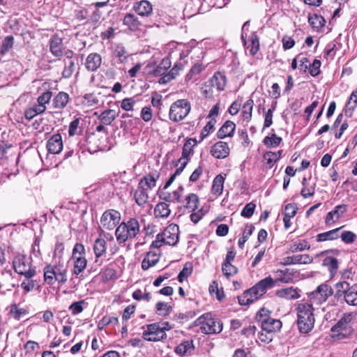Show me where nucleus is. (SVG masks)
<instances>
[{"label":"nucleus","instance_id":"7","mask_svg":"<svg viewBox=\"0 0 357 357\" xmlns=\"http://www.w3.org/2000/svg\"><path fill=\"white\" fill-rule=\"evenodd\" d=\"M197 141L195 139H188L183 145L182 151V156L178 159V162L181 164V166L178 167L175 172L170 176L169 180L166 182L164 189H167L174 182L176 177L181 174L183 171L184 168L188 162V156L192 152L193 147L196 145Z\"/></svg>","mask_w":357,"mask_h":357},{"label":"nucleus","instance_id":"52","mask_svg":"<svg viewBox=\"0 0 357 357\" xmlns=\"http://www.w3.org/2000/svg\"><path fill=\"white\" fill-rule=\"evenodd\" d=\"M14 38L12 36H6L3 42L1 49V54H6L13 46Z\"/></svg>","mask_w":357,"mask_h":357},{"label":"nucleus","instance_id":"43","mask_svg":"<svg viewBox=\"0 0 357 357\" xmlns=\"http://www.w3.org/2000/svg\"><path fill=\"white\" fill-rule=\"evenodd\" d=\"M75 259L73 273L75 275H79L86 268L87 261L83 256H78V257H73Z\"/></svg>","mask_w":357,"mask_h":357},{"label":"nucleus","instance_id":"56","mask_svg":"<svg viewBox=\"0 0 357 357\" xmlns=\"http://www.w3.org/2000/svg\"><path fill=\"white\" fill-rule=\"evenodd\" d=\"M255 208L256 205L253 202H250L245 206L241 214L242 216L249 218L253 215Z\"/></svg>","mask_w":357,"mask_h":357},{"label":"nucleus","instance_id":"42","mask_svg":"<svg viewBox=\"0 0 357 357\" xmlns=\"http://www.w3.org/2000/svg\"><path fill=\"white\" fill-rule=\"evenodd\" d=\"M351 287L350 286L349 283L345 280L337 282L335 284V288L336 289L335 296L337 298H340L342 296H344V297Z\"/></svg>","mask_w":357,"mask_h":357},{"label":"nucleus","instance_id":"50","mask_svg":"<svg viewBox=\"0 0 357 357\" xmlns=\"http://www.w3.org/2000/svg\"><path fill=\"white\" fill-rule=\"evenodd\" d=\"M310 245L306 240H303L299 243H294L289 248V251L291 252H301L305 250H309Z\"/></svg>","mask_w":357,"mask_h":357},{"label":"nucleus","instance_id":"16","mask_svg":"<svg viewBox=\"0 0 357 357\" xmlns=\"http://www.w3.org/2000/svg\"><path fill=\"white\" fill-rule=\"evenodd\" d=\"M211 155L218 159H223L229 154L228 144L225 142H216L211 149Z\"/></svg>","mask_w":357,"mask_h":357},{"label":"nucleus","instance_id":"3","mask_svg":"<svg viewBox=\"0 0 357 357\" xmlns=\"http://www.w3.org/2000/svg\"><path fill=\"white\" fill-rule=\"evenodd\" d=\"M140 232L139 222L137 218H131L126 222L119 225L115 231L116 241L119 244L125 243L127 241L133 239Z\"/></svg>","mask_w":357,"mask_h":357},{"label":"nucleus","instance_id":"28","mask_svg":"<svg viewBox=\"0 0 357 357\" xmlns=\"http://www.w3.org/2000/svg\"><path fill=\"white\" fill-rule=\"evenodd\" d=\"M194 350L192 341L187 340L181 342L175 348V352L181 356L190 355Z\"/></svg>","mask_w":357,"mask_h":357},{"label":"nucleus","instance_id":"22","mask_svg":"<svg viewBox=\"0 0 357 357\" xmlns=\"http://www.w3.org/2000/svg\"><path fill=\"white\" fill-rule=\"evenodd\" d=\"M130 53L122 45H117L113 50L112 58L117 63H126L130 57Z\"/></svg>","mask_w":357,"mask_h":357},{"label":"nucleus","instance_id":"27","mask_svg":"<svg viewBox=\"0 0 357 357\" xmlns=\"http://www.w3.org/2000/svg\"><path fill=\"white\" fill-rule=\"evenodd\" d=\"M159 256L155 252H149L142 262V268L148 270L150 267L155 266L159 261Z\"/></svg>","mask_w":357,"mask_h":357},{"label":"nucleus","instance_id":"57","mask_svg":"<svg viewBox=\"0 0 357 357\" xmlns=\"http://www.w3.org/2000/svg\"><path fill=\"white\" fill-rule=\"evenodd\" d=\"M10 313L13 314L15 319L19 320L22 316L27 314V311L24 308H18L16 305H13L10 307Z\"/></svg>","mask_w":357,"mask_h":357},{"label":"nucleus","instance_id":"12","mask_svg":"<svg viewBox=\"0 0 357 357\" xmlns=\"http://www.w3.org/2000/svg\"><path fill=\"white\" fill-rule=\"evenodd\" d=\"M179 228L175 224H171L162 232L158 234V238L163 240V243L174 245L178 241Z\"/></svg>","mask_w":357,"mask_h":357},{"label":"nucleus","instance_id":"62","mask_svg":"<svg viewBox=\"0 0 357 357\" xmlns=\"http://www.w3.org/2000/svg\"><path fill=\"white\" fill-rule=\"evenodd\" d=\"M135 102L133 98H126L122 100L121 107L126 111H131Z\"/></svg>","mask_w":357,"mask_h":357},{"label":"nucleus","instance_id":"1","mask_svg":"<svg viewBox=\"0 0 357 357\" xmlns=\"http://www.w3.org/2000/svg\"><path fill=\"white\" fill-rule=\"evenodd\" d=\"M275 281L271 276L258 282L254 287L245 291L241 296L238 297V303L241 305H246L252 303L263 296L267 291L274 287Z\"/></svg>","mask_w":357,"mask_h":357},{"label":"nucleus","instance_id":"29","mask_svg":"<svg viewBox=\"0 0 357 357\" xmlns=\"http://www.w3.org/2000/svg\"><path fill=\"white\" fill-rule=\"evenodd\" d=\"M69 101V95L63 91L59 92L53 99V107L56 109L64 108Z\"/></svg>","mask_w":357,"mask_h":357},{"label":"nucleus","instance_id":"9","mask_svg":"<svg viewBox=\"0 0 357 357\" xmlns=\"http://www.w3.org/2000/svg\"><path fill=\"white\" fill-rule=\"evenodd\" d=\"M13 264L15 271L18 274L24 275L26 279H31L36 273L35 268L31 266V259L26 255H16Z\"/></svg>","mask_w":357,"mask_h":357},{"label":"nucleus","instance_id":"55","mask_svg":"<svg viewBox=\"0 0 357 357\" xmlns=\"http://www.w3.org/2000/svg\"><path fill=\"white\" fill-rule=\"evenodd\" d=\"M84 303V301H79L77 302L73 303L68 307V310L71 312L73 315H77L81 313L84 308L83 304Z\"/></svg>","mask_w":357,"mask_h":357},{"label":"nucleus","instance_id":"31","mask_svg":"<svg viewBox=\"0 0 357 357\" xmlns=\"http://www.w3.org/2000/svg\"><path fill=\"white\" fill-rule=\"evenodd\" d=\"M170 213L169 206L166 202H159L154 208V215L156 218H167Z\"/></svg>","mask_w":357,"mask_h":357},{"label":"nucleus","instance_id":"39","mask_svg":"<svg viewBox=\"0 0 357 357\" xmlns=\"http://www.w3.org/2000/svg\"><path fill=\"white\" fill-rule=\"evenodd\" d=\"M185 207L186 208L190 209L192 211H195L198 208V204L199 202V199L198 196L195 193H190L185 198Z\"/></svg>","mask_w":357,"mask_h":357},{"label":"nucleus","instance_id":"46","mask_svg":"<svg viewBox=\"0 0 357 357\" xmlns=\"http://www.w3.org/2000/svg\"><path fill=\"white\" fill-rule=\"evenodd\" d=\"M275 275L277 276V278L275 281H280L284 283H288L291 280V274L289 273V270L288 268H286L284 270H280L278 269L275 271Z\"/></svg>","mask_w":357,"mask_h":357},{"label":"nucleus","instance_id":"5","mask_svg":"<svg viewBox=\"0 0 357 357\" xmlns=\"http://www.w3.org/2000/svg\"><path fill=\"white\" fill-rule=\"evenodd\" d=\"M271 312L263 307L256 314L255 319L261 324L263 331L268 334L280 331L282 328V322L280 319L272 318Z\"/></svg>","mask_w":357,"mask_h":357},{"label":"nucleus","instance_id":"13","mask_svg":"<svg viewBox=\"0 0 357 357\" xmlns=\"http://www.w3.org/2000/svg\"><path fill=\"white\" fill-rule=\"evenodd\" d=\"M147 329L142 333V337L150 342H158L167 337L166 333L162 331L159 323L147 325Z\"/></svg>","mask_w":357,"mask_h":357},{"label":"nucleus","instance_id":"49","mask_svg":"<svg viewBox=\"0 0 357 357\" xmlns=\"http://www.w3.org/2000/svg\"><path fill=\"white\" fill-rule=\"evenodd\" d=\"M308 22L313 28L317 29L324 26L326 23L324 18L322 16L318 15L309 16Z\"/></svg>","mask_w":357,"mask_h":357},{"label":"nucleus","instance_id":"17","mask_svg":"<svg viewBox=\"0 0 357 357\" xmlns=\"http://www.w3.org/2000/svg\"><path fill=\"white\" fill-rule=\"evenodd\" d=\"M356 314L353 312L345 313L342 317L334 325L331 331L333 333H340L342 331L347 330L349 328V324L355 318Z\"/></svg>","mask_w":357,"mask_h":357},{"label":"nucleus","instance_id":"35","mask_svg":"<svg viewBox=\"0 0 357 357\" xmlns=\"http://www.w3.org/2000/svg\"><path fill=\"white\" fill-rule=\"evenodd\" d=\"M123 24L127 26L130 30H136L140 26V22L134 14L128 13L124 16Z\"/></svg>","mask_w":357,"mask_h":357},{"label":"nucleus","instance_id":"54","mask_svg":"<svg viewBox=\"0 0 357 357\" xmlns=\"http://www.w3.org/2000/svg\"><path fill=\"white\" fill-rule=\"evenodd\" d=\"M204 69L203 66L200 63L195 64L189 71V73L185 76L186 81H190L194 79L195 76L199 75L202 70Z\"/></svg>","mask_w":357,"mask_h":357},{"label":"nucleus","instance_id":"64","mask_svg":"<svg viewBox=\"0 0 357 357\" xmlns=\"http://www.w3.org/2000/svg\"><path fill=\"white\" fill-rule=\"evenodd\" d=\"M52 96V93L51 91H46L43 93L40 96L37 98L38 103L40 105H45L49 103Z\"/></svg>","mask_w":357,"mask_h":357},{"label":"nucleus","instance_id":"23","mask_svg":"<svg viewBox=\"0 0 357 357\" xmlns=\"http://www.w3.org/2000/svg\"><path fill=\"white\" fill-rule=\"evenodd\" d=\"M50 51L55 56H61L63 55V40L57 35H54L50 40Z\"/></svg>","mask_w":357,"mask_h":357},{"label":"nucleus","instance_id":"30","mask_svg":"<svg viewBox=\"0 0 357 357\" xmlns=\"http://www.w3.org/2000/svg\"><path fill=\"white\" fill-rule=\"evenodd\" d=\"M342 227L336 228L324 233H321L317 235V241L322 242L326 241H333L339 238V231Z\"/></svg>","mask_w":357,"mask_h":357},{"label":"nucleus","instance_id":"25","mask_svg":"<svg viewBox=\"0 0 357 357\" xmlns=\"http://www.w3.org/2000/svg\"><path fill=\"white\" fill-rule=\"evenodd\" d=\"M182 68L183 66L181 63H175L167 75L160 78L158 83L160 84H165L171 82L172 79L176 78Z\"/></svg>","mask_w":357,"mask_h":357},{"label":"nucleus","instance_id":"19","mask_svg":"<svg viewBox=\"0 0 357 357\" xmlns=\"http://www.w3.org/2000/svg\"><path fill=\"white\" fill-rule=\"evenodd\" d=\"M48 152L52 154L59 153L63 149V142L61 135H54L47 143Z\"/></svg>","mask_w":357,"mask_h":357},{"label":"nucleus","instance_id":"61","mask_svg":"<svg viewBox=\"0 0 357 357\" xmlns=\"http://www.w3.org/2000/svg\"><path fill=\"white\" fill-rule=\"evenodd\" d=\"M341 238L345 243H352L356 241V235L352 231H344L341 234Z\"/></svg>","mask_w":357,"mask_h":357},{"label":"nucleus","instance_id":"47","mask_svg":"<svg viewBox=\"0 0 357 357\" xmlns=\"http://www.w3.org/2000/svg\"><path fill=\"white\" fill-rule=\"evenodd\" d=\"M254 105V101L248 99L243 106L242 116L244 120L249 121L252 118V112Z\"/></svg>","mask_w":357,"mask_h":357},{"label":"nucleus","instance_id":"60","mask_svg":"<svg viewBox=\"0 0 357 357\" xmlns=\"http://www.w3.org/2000/svg\"><path fill=\"white\" fill-rule=\"evenodd\" d=\"M215 123V120L214 119H211L206 125L203 128L201 132V138L203 139L205 138L211 132H213L214 130V126Z\"/></svg>","mask_w":357,"mask_h":357},{"label":"nucleus","instance_id":"14","mask_svg":"<svg viewBox=\"0 0 357 357\" xmlns=\"http://www.w3.org/2000/svg\"><path fill=\"white\" fill-rule=\"evenodd\" d=\"M312 257L308 254H304L285 257L282 259L281 264L284 266L291 264H310L312 263Z\"/></svg>","mask_w":357,"mask_h":357},{"label":"nucleus","instance_id":"2","mask_svg":"<svg viewBox=\"0 0 357 357\" xmlns=\"http://www.w3.org/2000/svg\"><path fill=\"white\" fill-rule=\"evenodd\" d=\"M297 324L299 331L302 333H307L311 331L314 324V308L311 303H301L298 305Z\"/></svg>","mask_w":357,"mask_h":357},{"label":"nucleus","instance_id":"44","mask_svg":"<svg viewBox=\"0 0 357 357\" xmlns=\"http://www.w3.org/2000/svg\"><path fill=\"white\" fill-rule=\"evenodd\" d=\"M346 303L350 305H357V285H353L344 296Z\"/></svg>","mask_w":357,"mask_h":357},{"label":"nucleus","instance_id":"41","mask_svg":"<svg viewBox=\"0 0 357 357\" xmlns=\"http://www.w3.org/2000/svg\"><path fill=\"white\" fill-rule=\"evenodd\" d=\"M156 185V178L151 174L144 176L139 183V186L144 187V190H151Z\"/></svg>","mask_w":357,"mask_h":357},{"label":"nucleus","instance_id":"10","mask_svg":"<svg viewBox=\"0 0 357 357\" xmlns=\"http://www.w3.org/2000/svg\"><path fill=\"white\" fill-rule=\"evenodd\" d=\"M333 289L326 283L319 285L310 295V300L317 304H321L333 294Z\"/></svg>","mask_w":357,"mask_h":357},{"label":"nucleus","instance_id":"40","mask_svg":"<svg viewBox=\"0 0 357 357\" xmlns=\"http://www.w3.org/2000/svg\"><path fill=\"white\" fill-rule=\"evenodd\" d=\"M56 267L47 266L44 268V280L48 284H54L55 282Z\"/></svg>","mask_w":357,"mask_h":357},{"label":"nucleus","instance_id":"36","mask_svg":"<svg viewBox=\"0 0 357 357\" xmlns=\"http://www.w3.org/2000/svg\"><path fill=\"white\" fill-rule=\"evenodd\" d=\"M115 119L116 112L114 109H110L103 111L98 116V119L100 122L105 126L110 125Z\"/></svg>","mask_w":357,"mask_h":357},{"label":"nucleus","instance_id":"53","mask_svg":"<svg viewBox=\"0 0 357 357\" xmlns=\"http://www.w3.org/2000/svg\"><path fill=\"white\" fill-rule=\"evenodd\" d=\"M222 271L227 278H229L237 273L238 268L231 263H223Z\"/></svg>","mask_w":357,"mask_h":357},{"label":"nucleus","instance_id":"59","mask_svg":"<svg viewBox=\"0 0 357 357\" xmlns=\"http://www.w3.org/2000/svg\"><path fill=\"white\" fill-rule=\"evenodd\" d=\"M171 306L169 305L167 303H163V302H158L156 304V310L159 312V314L160 315H167L171 312Z\"/></svg>","mask_w":357,"mask_h":357},{"label":"nucleus","instance_id":"34","mask_svg":"<svg viewBox=\"0 0 357 357\" xmlns=\"http://www.w3.org/2000/svg\"><path fill=\"white\" fill-rule=\"evenodd\" d=\"M282 150L277 152L268 151L264 154V159L266 161V165L271 168L274 164L281 158Z\"/></svg>","mask_w":357,"mask_h":357},{"label":"nucleus","instance_id":"33","mask_svg":"<svg viewBox=\"0 0 357 357\" xmlns=\"http://www.w3.org/2000/svg\"><path fill=\"white\" fill-rule=\"evenodd\" d=\"M134 197L136 203L139 206H141L144 205L149 199L147 190H144V187L138 185V188L135 192Z\"/></svg>","mask_w":357,"mask_h":357},{"label":"nucleus","instance_id":"26","mask_svg":"<svg viewBox=\"0 0 357 357\" xmlns=\"http://www.w3.org/2000/svg\"><path fill=\"white\" fill-rule=\"evenodd\" d=\"M236 125L231 121H227L218 132V137L223 139L233 135Z\"/></svg>","mask_w":357,"mask_h":357},{"label":"nucleus","instance_id":"6","mask_svg":"<svg viewBox=\"0 0 357 357\" xmlns=\"http://www.w3.org/2000/svg\"><path fill=\"white\" fill-rule=\"evenodd\" d=\"M196 326H201L200 330L205 334L220 333L222 331V323L213 317L211 313L199 317L195 322Z\"/></svg>","mask_w":357,"mask_h":357},{"label":"nucleus","instance_id":"63","mask_svg":"<svg viewBox=\"0 0 357 357\" xmlns=\"http://www.w3.org/2000/svg\"><path fill=\"white\" fill-rule=\"evenodd\" d=\"M66 272L67 271L66 268L60 269L56 267L55 282L57 281L59 283L66 282L67 280Z\"/></svg>","mask_w":357,"mask_h":357},{"label":"nucleus","instance_id":"15","mask_svg":"<svg viewBox=\"0 0 357 357\" xmlns=\"http://www.w3.org/2000/svg\"><path fill=\"white\" fill-rule=\"evenodd\" d=\"M133 10L142 17H150L153 14V6L147 0L137 1L133 5Z\"/></svg>","mask_w":357,"mask_h":357},{"label":"nucleus","instance_id":"37","mask_svg":"<svg viewBox=\"0 0 357 357\" xmlns=\"http://www.w3.org/2000/svg\"><path fill=\"white\" fill-rule=\"evenodd\" d=\"M276 294L278 296L285 299H296L299 297L296 289L293 287L278 290Z\"/></svg>","mask_w":357,"mask_h":357},{"label":"nucleus","instance_id":"24","mask_svg":"<svg viewBox=\"0 0 357 357\" xmlns=\"http://www.w3.org/2000/svg\"><path fill=\"white\" fill-rule=\"evenodd\" d=\"M172 63L168 57L164 58L159 65L152 71V75L155 77H164L167 74V70L170 68Z\"/></svg>","mask_w":357,"mask_h":357},{"label":"nucleus","instance_id":"11","mask_svg":"<svg viewBox=\"0 0 357 357\" xmlns=\"http://www.w3.org/2000/svg\"><path fill=\"white\" fill-rule=\"evenodd\" d=\"M121 220V213L114 209L105 211L100 218V224L103 228L112 230Z\"/></svg>","mask_w":357,"mask_h":357},{"label":"nucleus","instance_id":"8","mask_svg":"<svg viewBox=\"0 0 357 357\" xmlns=\"http://www.w3.org/2000/svg\"><path fill=\"white\" fill-rule=\"evenodd\" d=\"M190 109V103L187 99H179L173 102L170 107L169 119L174 122H178L188 116Z\"/></svg>","mask_w":357,"mask_h":357},{"label":"nucleus","instance_id":"18","mask_svg":"<svg viewBox=\"0 0 357 357\" xmlns=\"http://www.w3.org/2000/svg\"><path fill=\"white\" fill-rule=\"evenodd\" d=\"M347 206L345 204L336 206L333 211L328 213L325 220L326 224L327 225H331V223L339 220L347 211Z\"/></svg>","mask_w":357,"mask_h":357},{"label":"nucleus","instance_id":"45","mask_svg":"<svg viewBox=\"0 0 357 357\" xmlns=\"http://www.w3.org/2000/svg\"><path fill=\"white\" fill-rule=\"evenodd\" d=\"M64 69L62 76L64 78H70L75 70V63L74 60H63Z\"/></svg>","mask_w":357,"mask_h":357},{"label":"nucleus","instance_id":"32","mask_svg":"<svg viewBox=\"0 0 357 357\" xmlns=\"http://www.w3.org/2000/svg\"><path fill=\"white\" fill-rule=\"evenodd\" d=\"M225 177L221 174H218L215 177L213 181V185L211 188V192L215 195H220L222 193Z\"/></svg>","mask_w":357,"mask_h":357},{"label":"nucleus","instance_id":"58","mask_svg":"<svg viewBox=\"0 0 357 357\" xmlns=\"http://www.w3.org/2000/svg\"><path fill=\"white\" fill-rule=\"evenodd\" d=\"M321 61L318 59H314L312 64H309L308 70L312 76L315 77L320 73Z\"/></svg>","mask_w":357,"mask_h":357},{"label":"nucleus","instance_id":"38","mask_svg":"<svg viewBox=\"0 0 357 357\" xmlns=\"http://www.w3.org/2000/svg\"><path fill=\"white\" fill-rule=\"evenodd\" d=\"M93 251L97 258L102 256L106 252V241L104 238H98L93 244Z\"/></svg>","mask_w":357,"mask_h":357},{"label":"nucleus","instance_id":"20","mask_svg":"<svg viewBox=\"0 0 357 357\" xmlns=\"http://www.w3.org/2000/svg\"><path fill=\"white\" fill-rule=\"evenodd\" d=\"M208 82L218 92L225 89L227 82L226 77L220 72L215 73Z\"/></svg>","mask_w":357,"mask_h":357},{"label":"nucleus","instance_id":"48","mask_svg":"<svg viewBox=\"0 0 357 357\" xmlns=\"http://www.w3.org/2000/svg\"><path fill=\"white\" fill-rule=\"evenodd\" d=\"M282 142V138L276 135L275 134H272L271 136H266L264 140L263 143L268 148H274L278 146Z\"/></svg>","mask_w":357,"mask_h":357},{"label":"nucleus","instance_id":"4","mask_svg":"<svg viewBox=\"0 0 357 357\" xmlns=\"http://www.w3.org/2000/svg\"><path fill=\"white\" fill-rule=\"evenodd\" d=\"M340 255L341 251L334 248L321 251L315 256V259L321 261V266L327 268L330 279L334 278L338 271L340 262L337 257Z\"/></svg>","mask_w":357,"mask_h":357},{"label":"nucleus","instance_id":"21","mask_svg":"<svg viewBox=\"0 0 357 357\" xmlns=\"http://www.w3.org/2000/svg\"><path fill=\"white\" fill-rule=\"evenodd\" d=\"M102 63V57L98 53H91L89 54L85 62L86 68L89 71H96L100 66Z\"/></svg>","mask_w":357,"mask_h":357},{"label":"nucleus","instance_id":"51","mask_svg":"<svg viewBox=\"0 0 357 357\" xmlns=\"http://www.w3.org/2000/svg\"><path fill=\"white\" fill-rule=\"evenodd\" d=\"M250 53L254 56L257 54L259 48V37L255 33H252L250 38Z\"/></svg>","mask_w":357,"mask_h":357}]
</instances>
